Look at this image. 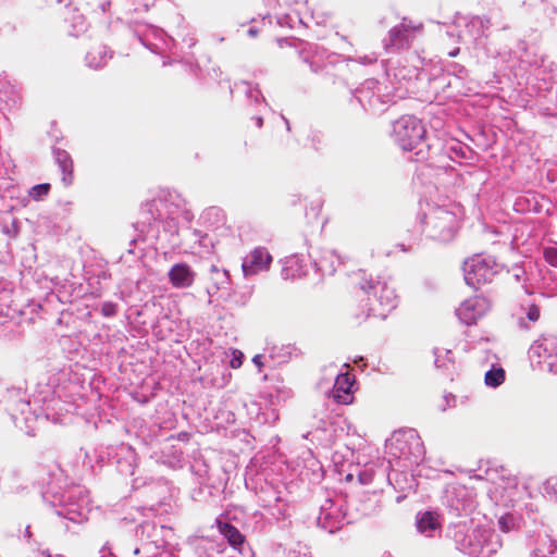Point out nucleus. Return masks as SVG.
<instances>
[{"mask_svg":"<svg viewBox=\"0 0 557 557\" xmlns=\"http://www.w3.org/2000/svg\"><path fill=\"white\" fill-rule=\"evenodd\" d=\"M434 356H435L434 362L437 368L447 369L449 364L454 363L453 352L449 349L435 348Z\"/></svg>","mask_w":557,"mask_h":557,"instance_id":"18","label":"nucleus"},{"mask_svg":"<svg viewBox=\"0 0 557 557\" xmlns=\"http://www.w3.org/2000/svg\"><path fill=\"white\" fill-rule=\"evenodd\" d=\"M361 288L368 294L370 301L367 317L385 319L387 313L396 308L397 296L387 282L369 280L361 284Z\"/></svg>","mask_w":557,"mask_h":557,"instance_id":"1","label":"nucleus"},{"mask_svg":"<svg viewBox=\"0 0 557 557\" xmlns=\"http://www.w3.org/2000/svg\"><path fill=\"white\" fill-rule=\"evenodd\" d=\"M486 23H488V21H486ZM484 24H485V20H483L482 17H479V16L473 17L470 21V25L473 27H478V28H483Z\"/></svg>","mask_w":557,"mask_h":557,"instance_id":"27","label":"nucleus"},{"mask_svg":"<svg viewBox=\"0 0 557 557\" xmlns=\"http://www.w3.org/2000/svg\"><path fill=\"white\" fill-rule=\"evenodd\" d=\"M505 380V371L502 368L492 369L485 373V384L492 387L499 386Z\"/></svg>","mask_w":557,"mask_h":557,"instance_id":"19","label":"nucleus"},{"mask_svg":"<svg viewBox=\"0 0 557 557\" xmlns=\"http://www.w3.org/2000/svg\"><path fill=\"white\" fill-rule=\"evenodd\" d=\"M169 278L174 287L185 288L193 284L195 274L189 265L185 263H177L169 271Z\"/></svg>","mask_w":557,"mask_h":557,"instance_id":"10","label":"nucleus"},{"mask_svg":"<svg viewBox=\"0 0 557 557\" xmlns=\"http://www.w3.org/2000/svg\"><path fill=\"white\" fill-rule=\"evenodd\" d=\"M490 301L475 296L465 300L456 310L458 319L466 325L475 324L490 310Z\"/></svg>","mask_w":557,"mask_h":557,"instance_id":"8","label":"nucleus"},{"mask_svg":"<svg viewBox=\"0 0 557 557\" xmlns=\"http://www.w3.org/2000/svg\"><path fill=\"white\" fill-rule=\"evenodd\" d=\"M516 519L512 515H504L498 519V527L503 532H510L515 529Z\"/></svg>","mask_w":557,"mask_h":557,"instance_id":"21","label":"nucleus"},{"mask_svg":"<svg viewBox=\"0 0 557 557\" xmlns=\"http://www.w3.org/2000/svg\"><path fill=\"white\" fill-rule=\"evenodd\" d=\"M426 226L432 238L449 242L456 234L458 218L455 212L444 207H436L426 216Z\"/></svg>","mask_w":557,"mask_h":557,"instance_id":"4","label":"nucleus"},{"mask_svg":"<svg viewBox=\"0 0 557 557\" xmlns=\"http://www.w3.org/2000/svg\"><path fill=\"white\" fill-rule=\"evenodd\" d=\"M545 491L546 493L555 495L557 497V478H549L545 482Z\"/></svg>","mask_w":557,"mask_h":557,"instance_id":"25","label":"nucleus"},{"mask_svg":"<svg viewBox=\"0 0 557 557\" xmlns=\"http://www.w3.org/2000/svg\"><path fill=\"white\" fill-rule=\"evenodd\" d=\"M263 124L262 117H257V125L258 127H261Z\"/></svg>","mask_w":557,"mask_h":557,"instance_id":"34","label":"nucleus"},{"mask_svg":"<svg viewBox=\"0 0 557 557\" xmlns=\"http://www.w3.org/2000/svg\"><path fill=\"white\" fill-rule=\"evenodd\" d=\"M101 312L106 317L114 315L116 312V305L112 302H104L101 307Z\"/></svg>","mask_w":557,"mask_h":557,"instance_id":"26","label":"nucleus"},{"mask_svg":"<svg viewBox=\"0 0 557 557\" xmlns=\"http://www.w3.org/2000/svg\"><path fill=\"white\" fill-rule=\"evenodd\" d=\"M541 311L539 306L532 304L527 307V318L531 322H536L540 319Z\"/></svg>","mask_w":557,"mask_h":557,"instance_id":"24","label":"nucleus"},{"mask_svg":"<svg viewBox=\"0 0 557 557\" xmlns=\"http://www.w3.org/2000/svg\"><path fill=\"white\" fill-rule=\"evenodd\" d=\"M376 84H377V83H376V82H374V81H368V82H367V86H368V88L374 87Z\"/></svg>","mask_w":557,"mask_h":557,"instance_id":"33","label":"nucleus"},{"mask_svg":"<svg viewBox=\"0 0 557 557\" xmlns=\"http://www.w3.org/2000/svg\"><path fill=\"white\" fill-rule=\"evenodd\" d=\"M396 448L399 449L400 456L418 462L424 457V446L420 436L413 430L399 432L395 435Z\"/></svg>","mask_w":557,"mask_h":557,"instance_id":"6","label":"nucleus"},{"mask_svg":"<svg viewBox=\"0 0 557 557\" xmlns=\"http://www.w3.org/2000/svg\"><path fill=\"white\" fill-rule=\"evenodd\" d=\"M307 273L306 264L304 260L298 256H290L285 258L282 267V277L284 280L298 278Z\"/></svg>","mask_w":557,"mask_h":557,"instance_id":"11","label":"nucleus"},{"mask_svg":"<svg viewBox=\"0 0 557 557\" xmlns=\"http://www.w3.org/2000/svg\"><path fill=\"white\" fill-rule=\"evenodd\" d=\"M425 128L422 122L412 115H404L393 124V136L397 145L407 151L424 144Z\"/></svg>","mask_w":557,"mask_h":557,"instance_id":"2","label":"nucleus"},{"mask_svg":"<svg viewBox=\"0 0 557 557\" xmlns=\"http://www.w3.org/2000/svg\"><path fill=\"white\" fill-rule=\"evenodd\" d=\"M223 276L227 277V272L226 271H223L222 273Z\"/></svg>","mask_w":557,"mask_h":557,"instance_id":"39","label":"nucleus"},{"mask_svg":"<svg viewBox=\"0 0 557 557\" xmlns=\"http://www.w3.org/2000/svg\"><path fill=\"white\" fill-rule=\"evenodd\" d=\"M417 528L420 533L431 536L432 532L438 528V522L433 513L424 512L418 518Z\"/></svg>","mask_w":557,"mask_h":557,"instance_id":"15","label":"nucleus"},{"mask_svg":"<svg viewBox=\"0 0 557 557\" xmlns=\"http://www.w3.org/2000/svg\"><path fill=\"white\" fill-rule=\"evenodd\" d=\"M530 358L542 369L557 373V336L547 334L536 339L529 350Z\"/></svg>","mask_w":557,"mask_h":557,"instance_id":"5","label":"nucleus"},{"mask_svg":"<svg viewBox=\"0 0 557 557\" xmlns=\"http://www.w3.org/2000/svg\"><path fill=\"white\" fill-rule=\"evenodd\" d=\"M543 255L547 263L553 267H557V246L545 248Z\"/></svg>","mask_w":557,"mask_h":557,"instance_id":"23","label":"nucleus"},{"mask_svg":"<svg viewBox=\"0 0 557 557\" xmlns=\"http://www.w3.org/2000/svg\"><path fill=\"white\" fill-rule=\"evenodd\" d=\"M58 515L69 519L70 521H73V522H81L83 519L86 518L82 511H77V510H74L71 508L60 510V511H58Z\"/></svg>","mask_w":557,"mask_h":557,"instance_id":"22","label":"nucleus"},{"mask_svg":"<svg viewBox=\"0 0 557 557\" xmlns=\"http://www.w3.org/2000/svg\"><path fill=\"white\" fill-rule=\"evenodd\" d=\"M326 51L323 48L312 44H307L300 51L302 60L309 63L311 70L315 73L322 69L321 61Z\"/></svg>","mask_w":557,"mask_h":557,"instance_id":"12","label":"nucleus"},{"mask_svg":"<svg viewBox=\"0 0 557 557\" xmlns=\"http://www.w3.org/2000/svg\"><path fill=\"white\" fill-rule=\"evenodd\" d=\"M422 152H423V151H422V149H419V151H417V153H416V154H417V156H419V154H421Z\"/></svg>","mask_w":557,"mask_h":557,"instance_id":"38","label":"nucleus"},{"mask_svg":"<svg viewBox=\"0 0 557 557\" xmlns=\"http://www.w3.org/2000/svg\"><path fill=\"white\" fill-rule=\"evenodd\" d=\"M54 159L62 172V182L69 186L73 182V161L71 156L61 149L54 150Z\"/></svg>","mask_w":557,"mask_h":557,"instance_id":"13","label":"nucleus"},{"mask_svg":"<svg viewBox=\"0 0 557 557\" xmlns=\"http://www.w3.org/2000/svg\"><path fill=\"white\" fill-rule=\"evenodd\" d=\"M457 53H458V49H457V50H454V51H451V52H449V55H450V57H456V55H457Z\"/></svg>","mask_w":557,"mask_h":557,"instance_id":"36","label":"nucleus"},{"mask_svg":"<svg viewBox=\"0 0 557 557\" xmlns=\"http://www.w3.org/2000/svg\"><path fill=\"white\" fill-rule=\"evenodd\" d=\"M259 96H260V92L258 90H256V91L250 90L249 91V97H253L256 101L258 100Z\"/></svg>","mask_w":557,"mask_h":557,"instance_id":"32","label":"nucleus"},{"mask_svg":"<svg viewBox=\"0 0 557 557\" xmlns=\"http://www.w3.org/2000/svg\"><path fill=\"white\" fill-rule=\"evenodd\" d=\"M383 557H393V556H392V554L389 552H386V553H384Z\"/></svg>","mask_w":557,"mask_h":557,"instance_id":"37","label":"nucleus"},{"mask_svg":"<svg viewBox=\"0 0 557 557\" xmlns=\"http://www.w3.org/2000/svg\"><path fill=\"white\" fill-rule=\"evenodd\" d=\"M50 190V184H39V185H35L30 191H29V196L34 199V200H40L42 199L45 196L48 195Z\"/></svg>","mask_w":557,"mask_h":557,"instance_id":"20","label":"nucleus"},{"mask_svg":"<svg viewBox=\"0 0 557 557\" xmlns=\"http://www.w3.org/2000/svg\"><path fill=\"white\" fill-rule=\"evenodd\" d=\"M86 62L89 67L99 69L107 62V50L106 47H98L89 51L86 55Z\"/></svg>","mask_w":557,"mask_h":557,"instance_id":"17","label":"nucleus"},{"mask_svg":"<svg viewBox=\"0 0 557 557\" xmlns=\"http://www.w3.org/2000/svg\"><path fill=\"white\" fill-rule=\"evenodd\" d=\"M352 381L347 373L338 374L334 384L335 395L334 397L339 401L347 404Z\"/></svg>","mask_w":557,"mask_h":557,"instance_id":"14","label":"nucleus"},{"mask_svg":"<svg viewBox=\"0 0 557 557\" xmlns=\"http://www.w3.org/2000/svg\"><path fill=\"white\" fill-rule=\"evenodd\" d=\"M252 362L259 368V370H261V368L263 367L262 356L261 355H256L252 358Z\"/></svg>","mask_w":557,"mask_h":557,"instance_id":"28","label":"nucleus"},{"mask_svg":"<svg viewBox=\"0 0 557 557\" xmlns=\"http://www.w3.org/2000/svg\"><path fill=\"white\" fill-rule=\"evenodd\" d=\"M552 546H554V548L549 549L548 553H547V556L548 557H557V547L555 544L552 543ZM544 557H546L545 554H543Z\"/></svg>","mask_w":557,"mask_h":557,"instance_id":"29","label":"nucleus"},{"mask_svg":"<svg viewBox=\"0 0 557 557\" xmlns=\"http://www.w3.org/2000/svg\"><path fill=\"white\" fill-rule=\"evenodd\" d=\"M220 530L233 547L236 548L244 543V536L236 527L230 523H224L220 527Z\"/></svg>","mask_w":557,"mask_h":557,"instance_id":"16","label":"nucleus"},{"mask_svg":"<svg viewBox=\"0 0 557 557\" xmlns=\"http://www.w3.org/2000/svg\"><path fill=\"white\" fill-rule=\"evenodd\" d=\"M499 269V264L493 257L474 255L463 263L465 281L469 286L479 288L481 285L492 282Z\"/></svg>","mask_w":557,"mask_h":557,"instance_id":"3","label":"nucleus"},{"mask_svg":"<svg viewBox=\"0 0 557 557\" xmlns=\"http://www.w3.org/2000/svg\"><path fill=\"white\" fill-rule=\"evenodd\" d=\"M139 553H140L139 547H135V548L133 549V555H134V556L139 555Z\"/></svg>","mask_w":557,"mask_h":557,"instance_id":"35","label":"nucleus"},{"mask_svg":"<svg viewBox=\"0 0 557 557\" xmlns=\"http://www.w3.org/2000/svg\"><path fill=\"white\" fill-rule=\"evenodd\" d=\"M418 29L410 21L404 18L399 25L389 30L387 38L384 39L385 50L389 52L408 49Z\"/></svg>","mask_w":557,"mask_h":557,"instance_id":"7","label":"nucleus"},{"mask_svg":"<svg viewBox=\"0 0 557 557\" xmlns=\"http://www.w3.org/2000/svg\"><path fill=\"white\" fill-rule=\"evenodd\" d=\"M258 34V29L255 28V27H251L248 29V35L251 36V37H256Z\"/></svg>","mask_w":557,"mask_h":557,"instance_id":"31","label":"nucleus"},{"mask_svg":"<svg viewBox=\"0 0 557 557\" xmlns=\"http://www.w3.org/2000/svg\"><path fill=\"white\" fill-rule=\"evenodd\" d=\"M240 364H242V361H240V359H238V358H234V359H232V361H231V366H232V368H238V367H240Z\"/></svg>","mask_w":557,"mask_h":557,"instance_id":"30","label":"nucleus"},{"mask_svg":"<svg viewBox=\"0 0 557 557\" xmlns=\"http://www.w3.org/2000/svg\"><path fill=\"white\" fill-rule=\"evenodd\" d=\"M272 262V256L263 247L255 248L243 261L242 268L245 276L255 275L268 270Z\"/></svg>","mask_w":557,"mask_h":557,"instance_id":"9","label":"nucleus"}]
</instances>
